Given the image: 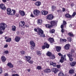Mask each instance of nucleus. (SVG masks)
<instances>
[{"mask_svg":"<svg viewBox=\"0 0 76 76\" xmlns=\"http://www.w3.org/2000/svg\"><path fill=\"white\" fill-rule=\"evenodd\" d=\"M7 27V25L5 23H1L0 24V34H3L4 32L2 31H4Z\"/></svg>","mask_w":76,"mask_h":76,"instance_id":"f257e3e1","label":"nucleus"},{"mask_svg":"<svg viewBox=\"0 0 76 76\" xmlns=\"http://www.w3.org/2000/svg\"><path fill=\"white\" fill-rule=\"evenodd\" d=\"M7 14L10 15H14L16 13V10H11L10 8H8L7 10Z\"/></svg>","mask_w":76,"mask_h":76,"instance_id":"f03ea898","label":"nucleus"},{"mask_svg":"<svg viewBox=\"0 0 76 76\" xmlns=\"http://www.w3.org/2000/svg\"><path fill=\"white\" fill-rule=\"evenodd\" d=\"M38 34L40 35V37H45V34H44V32L41 29H39Z\"/></svg>","mask_w":76,"mask_h":76,"instance_id":"7ed1b4c3","label":"nucleus"},{"mask_svg":"<svg viewBox=\"0 0 76 76\" xmlns=\"http://www.w3.org/2000/svg\"><path fill=\"white\" fill-rule=\"evenodd\" d=\"M35 16H38L39 14L40 13V12L39 10H35L33 12Z\"/></svg>","mask_w":76,"mask_h":76,"instance_id":"20e7f679","label":"nucleus"},{"mask_svg":"<svg viewBox=\"0 0 76 76\" xmlns=\"http://www.w3.org/2000/svg\"><path fill=\"white\" fill-rule=\"evenodd\" d=\"M66 54L64 55V56H62L61 57V59L60 61L61 63H63V60L64 61L66 60Z\"/></svg>","mask_w":76,"mask_h":76,"instance_id":"39448f33","label":"nucleus"},{"mask_svg":"<svg viewBox=\"0 0 76 76\" xmlns=\"http://www.w3.org/2000/svg\"><path fill=\"white\" fill-rule=\"evenodd\" d=\"M47 19L48 20H52L53 19V15L51 14H49L47 16Z\"/></svg>","mask_w":76,"mask_h":76,"instance_id":"423d86ee","label":"nucleus"},{"mask_svg":"<svg viewBox=\"0 0 76 76\" xmlns=\"http://www.w3.org/2000/svg\"><path fill=\"white\" fill-rule=\"evenodd\" d=\"M0 8L1 9H2L4 10H5L6 9V7L4 6V4H1L0 5Z\"/></svg>","mask_w":76,"mask_h":76,"instance_id":"0eeeda50","label":"nucleus"},{"mask_svg":"<svg viewBox=\"0 0 76 76\" xmlns=\"http://www.w3.org/2000/svg\"><path fill=\"white\" fill-rule=\"evenodd\" d=\"M20 40V37L19 36H16L15 38V41L16 42H19Z\"/></svg>","mask_w":76,"mask_h":76,"instance_id":"6e6552de","label":"nucleus"},{"mask_svg":"<svg viewBox=\"0 0 76 76\" xmlns=\"http://www.w3.org/2000/svg\"><path fill=\"white\" fill-rule=\"evenodd\" d=\"M19 13L20 14L21 16H23L25 15V12L22 10H19Z\"/></svg>","mask_w":76,"mask_h":76,"instance_id":"1a4fd4ad","label":"nucleus"},{"mask_svg":"<svg viewBox=\"0 0 76 76\" xmlns=\"http://www.w3.org/2000/svg\"><path fill=\"white\" fill-rule=\"evenodd\" d=\"M25 23L23 21H21L19 23V25L20 26H21V27H23V26L25 25Z\"/></svg>","mask_w":76,"mask_h":76,"instance_id":"9d476101","label":"nucleus"},{"mask_svg":"<svg viewBox=\"0 0 76 76\" xmlns=\"http://www.w3.org/2000/svg\"><path fill=\"white\" fill-rule=\"evenodd\" d=\"M58 71V69L55 68H53L52 69V72L54 73H57Z\"/></svg>","mask_w":76,"mask_h":76,"instance_id":"9b49d317","label":"nucleus"},{"mask_svg":"<svg viewBox=\"0 0 76 76\" xmlns=\"http://www.w3.org/2000/svg\"><path fill=\"white\" fill-rule=\"evenodd\" d=\"M64 48L66 50H68L70 48V45L69 44H66L64 46Z\"/></svg>","mask_w":76,"mask_h":76,"instance_id":"f8f14e48","label":"nucleus"},{"mask_svg":"<svg viewBox=\"0 0 76 76\" xmlns=\"http://www.w3.org/2000/svg\"><path fill=\"white\" fill-rule=\"evenodd\" d=\"M50 23L51 26L53 27V26H55L56 25V22L54 21H51L50 22Z\"/></svg>","mask_w":76,"mask_h":76,"instance_id":"ddd939ff","label":"nucleus"},{"mask_svg":"<svg viewBox=\"0 0 76 76\" xmlns=\"http://www.w3.org/2000/svg\"><path fill=\"white\" fill-rule=\"evenodd\" d=\"M48 41L50 42V44H52V43L54 42V39L52 38H50L48 39Z\"/></svg>","mask_w":76,"mask_h":76,"instance_id":"4468645a","label":"nucleus"},{"mask_svg":"<svg viewBox=\"0 0 76 76\" xmlns=\"http://www.w3.org/2000/svg\"><path fill=\"white\" fill-rule=\"evenodd\" d=\"M26 58V61H28L31 60V57L27 56H26L25 57Z\"/></svg>","mask_w":76,"mask_h":76,"instance_id":"2eb2a0df","label":"nucleus"},{"mask_svg":"<svg viewBox=\"0 0 76 76\" xmlns=\"http://www.w3.org/2000/svg\"><path fill=\"white\" fill-rule=\"evenodd\" d=\"M30 44L31 45L32 47H35V43H34V42L32 41H31L30 42Z\"/></svg>","mask_w":76,"mask_h":76,"instance_id":"dca6fc26","label":"nucleus"},{"mask_svg":"<svg viewBox=\"0 0 76 76\" xmlns=\"http://www.w3.org/2000/svg\"><path fill=\"white\" fill-rule=\"evenodd\" d=\"M65 16L66 18H72V15H70L69 14H66L65 15Z\"/></svg>","mask_w":76,"mask_h":76,"instance_id":"f3484780","label":"nucleus"},{"mask_svg":"<svg viewBox=\"0 0 76 76\" xmlns=\"http://www.w3.org/2000/svg\"><path fill=\"white\" fill-rule=\"evenodd\" d=\"M67 55L68 56L69 58L71 57H73V56H74L73 54L71 52H69V54H67Z\"/></svg>","mask_w":76,"mask_h":76,"instance_id":"a211bd4d","label":"nucleus"},{"mask_svg":"<svg viewBox=\"0 0 76 76\" xmlns=\"http://www.w3.org/2000/svg\"><path fill=\"white\" fill-rule=\"evenodd\" d=\"M50 65L53 66V67H56V63H54L53 62H50Z\"/></svg>","mask_w":76,"mask_h":76,"instance_id":"6ab92c4d","label":"nucleus"},{"mask_svg":"<svg viewBox=\"0 0 76 76\" xmlns=\"http://www.w3.org/2000/svg\"><path fill=\"white\" fill-rule=\"evenodd\" d=\"M75 64H76V62L75 61L72 62L70 63V65L72 66H75Z\"/></svg>","mask_w":76,"mask_h":76,"instance_id":"aec40b11","label":"nucleus"},{"mask_svg":"<svg viewBox=\"0 0 76 76\" xmlns=\"http://www.w3.org/2000/svg\"><path fill=\"white\" fill-rule=\"evenodd\" d=\"M41 13L42 15H47V13H48V12L45 11H41Z\"/></svg>","mask_w":76,"mask_h":76,"instance_id":"412c9836","label":"nucleus"},{"mask_svg":"<svg viewBox=\"0 0 76 76\" xmlns=\"http://www.w3.org/2000/svg\"><path fill=\"white\" fill-rule=\"evenodd\" d=\"M44 72L45 73H50V72H51V70L48 69H45L44 70Z\"/></svg>","mask_w":76,"mask_h":76,"instance_id":"4be33fe9","label":"nucleus"},{"mask_svg":"<svg viewBox=\"0 0 76 76\" xmlns=\"http://www.w3.org/2000/svg\"><path fill=\"white\" fill-rule=\"evenodd\" d=\"M8 66H9L10 68L13 67V65L12 64L10 63H9L7 64Z\"/></svg>","mask_w":76,"mask_h":76,"instance_id":"5701e85b","label":"nucleus"},{"mask_svg":"<svg viewBox=\"0 0 76 76\" xmlns=\"http://www.w3.org/2000/svg\"><path fill=\"white\" fill-rule=\"evenodd\" d=\"M56 50L57 52H60V50H61V47L59 46H57L56 47Z\"/></svg>","mask_w":76,"mask_h":76,"instance_id":"b1692460","label":"nucleus"},{"mask_svg":"<svg viewBox=\"0 0 76 76\" xmlns=\"http://www.w3.org/2000/svg\"><path fill=\"white\" fill-rule=\"evenodd\" d=\"M42 20L41 19L38 20H37V23L39 25H41L42 24Z\"/></svg>","mask_w":76,"mask_h":76,"instance_id":"393cba45","label":"nucleus"},{"mask_svg":"<svg viewBox=\"0 0 76 76\" xmlns=\"http://www.w3.org/2000/svg\"><path fill=\"white\" fill-rule=\"evenodd\" d=\"M1 58L2 61H3V62H5V61H6V58L5 57H4V56H2Z\"/></svg>","mask_w":76,"mask_h":76,"instance_id":"a878e982","label":"nucleus"},{"mask_svg":"<svg viewBox=\"0 0 76 76\" xmlns=\"http://www.w3.org/2000/svg\"><path fill=\"white\" fill-rule=\"evenodd\" d=\"M41 3L40 1H38L35 3V5L37 6H39L41 5Z\"/></svg>","mask_w":76,"mask_h":76,"instance_id":"bb28decb","label":"nucleus"},{"mask_svg":"<svg viewBox=\"0 0 76 76\" xmlns=\"http://www.w3.org/2000/svg\"><path fill=\"white\" fill-rule=\"evenodd\" d=\"M45 26L46 27V28H48L49 29H50V28H52V26H51V25H50V24H46L45 25Z\"/></svg>","mask_w":76,"mask_h":76,"instance_id":"cd10ccee","label":"nucleus"},{"mask_svg":"<svg viewBox=\"0 0 76 76\" xmlns=\"http://www.w3.org/2000/svg\"><path fill=\"white\" fill-rule=\"evenodd\" d=\"M44 45L46 47V48H48L50 47V45L48 44V43H47V42H45L44 43Z\"/></svg>","mask_w":76,"mask_h":76,"instance_id":"c85d7f7f","label":"nucleus"},{"mask_svg":"<svg viewBox=\"0 0 76 76\" xmlns=\"http://www.w3.org/2000/svg\"><path fill=\"white\" fill-rule=\"evenodd\" d=\"M12 31H16V27L15 26H12Z\"/></svg>","mask_w":76,"mask_h":76,"instance_id":"c756f323","label":"nucleus"},{"mask_svg":"<svg viewBox=\"0 0 76 76\" xmlns=\"http://www.w3.org/2000/svg\"><path fill=\"white\" fill-rule=\"evenodd\" d=\"M55 56L54 55H51L50 56V59H54L55 58Z\"/></svg>","mask_w":76,"mask_h":76,"instance_id":"7c9ffc66","label":"nucleus"},{"mask_svg":"<svg viewBox=\"0 0 76 76\" xmlns=\"http://www.w3.org/2000/svg\"><path fill=\"white\" fill-rule=\"evenodd\" d=\"M47 56H48L50 57V56H51L52 54L50 52H48L47 53Z\"/></svg>","mask_w":76,"mask_h":76,"instance_id":"2f4dec72","label":"nucleus"},{"mask_svg":"<svg viewBox=\"0 0 76 76\" xmlns=\"http://www.w3.org/2000/svg\"><path fill=\"white\" fill-rule=\"evenodd\" d=\"M37 54L38 55V56H40L41 55V52L39 51H37Z\"/></svg>","mask_w":76,"mask_h":76,"instance_id":"473e14b6","label":"nucleus"},{"mask_svg":"<svg viewBox=\"0 0 76 76\" xmlns=\"http://www.w3.org/2000/svg\"><path fill=\"white\" fill-rule=\"evenodd\" d=\"M59 76H64V74L63 73V72H60L58 74Z\"/></svg>","mask_w":76,"mask_h":76,"instance_id":"72a5a7b5","label":"nucleus"},{"mask_svg":"<svg viewBox=\"0 0 76 76\" xmlns=\"http://www.w3.org/2000/svg\"><path fill=\"white\" fill-rule=\"evenodd\" d=\"M69 73H70L71 74H72L74 72H75V71H74L73 69H72L71 70H70V71H69Z\"/></svg>","mask_w":76,"mask_h":76,"instance_id":"f704fd0d","label":"nucleus"},{"mask_svg":"<svg viewBox=\"0 0 76 76\" xmlns=\"http://www.w3.org/2000/svg\"><path fill=\"white\" fill-rule=\"evenodd\" d=\"M60 41L62 42H66V41H67V40L66 39H61Z\"/></svg>","mask_w":76,"mask_h":76,"instance_id":"c9c22d12","label":"nucleus"},{"mask_svg":"<svg viewBox=\"0 0 76 76\" xmlns=\"http://www.w3.org/2000/svg\"><path fill=\"white\" fill-rule=\"evenodd\" d=\"M11 40H12V39L11 38H10L8 39H7L6 41V42H10L11 41Z\"/></svg>","mask_w":76,"mask_h":76,"instance_id":"e433bc0d","label":"nucleus"},{"mask_svg":"<svg viewBox=\"0 0 76 76\" xmlns=\"http://www.w3.org/2000/svg\"><path fill=\"white\" fill-rule=\"evenodd\" d=\"M54 32H55V30H54V29H53L52 30H50V33H51V34H53Z\"/></svg>","mask_w":76,"mask_h":76,"instance_id":"4c0bfd02","label":"nucleus"},{"mask_svg":"<svg viewBox=\"0 0 76 76\" xmlns=\"http://www.w3.org/2000/svg\"><path fill=\"white\" fill-rule=\"evenodd\" d=\"M37 68L38 69V70H41L42 69V67H41L40 66H38L37 67Z\"/></svg>","mask_w":76,"mask_h":76,"instance_id":"58836bf2","label":"nucleus"},{"mask_svg":"<svg viewBox=\"0 0 76 76\" xmlns=\"http://www.w3.org/2000/svg\"><path fill=\"white\" fill-rule=\"evenodd\" d=\"M20 53L21 54H22V55H24V54H25V52L23 51H21Z\"/></svg>","mask_w":76,"mask_h":76,"instance_id":"ea45409f","label":"nucleus"},{"mask_svg":"<svg viewBox=\"0 0 76 76\" xmlns=\"http://www.w3.org/2000/svg\"><path fill=\"white\" fill-rule=\"evenodd\" d=\"M68 35L70 36V37H73V34L71 33H69L68 34Z\"/></svg>","mask_w":76,"mask_h":76,"instance_id":"a19ab883","label":"nucleus"},{"mask_svg":"<svg viewBox=\"0 0 76 76\" xmlns=\"http://www.w3.org/2000/svg\"><path fill=\"white\" fill-rule=\"evenodd\" d=\"M54 9H56V7L54 6H52V11H53V10H54Z\"/></svg>","mask_w":76,"mask_h":76,"instance_id":"79ce46f5","label":"nucleus"},{"mask_svg":"<svg viewBox=\"0 0 76 76\" xmlns=\"http://www.w3.org/2000/svg\"><path fill=\"white\" fill-rule=\"evenodd\" d=\"M4 53L6 54H7L9 53V51L8 50H5L4 51Z\"/></svg>","mask_w":76,"mask_h":76,"instance_id":"37998d69","label":"nucleus"},{"mask_svg":"<svg viewBox=\"0 0 76 76\" xmlns=\"http://www.w3.org/2000/svg\"><path fill=\"white\" fill-rule=\"evenodd\" d=\"M28 63H30V64H32V63H33L34 62V61H28Z\"/></svg>","mask_w":76,"mask_h":76,"instance_id":"c03bdc74","label":"nucleus"},{"mask_svg":"<svg viewBox=\"0 0 76 76\" xmlns=\"http://www.w3.org/2000/svg\"><path fill=\"white\" fill-rule=\"evenodd\" d=\"M56 67L58 69H59V68H60V67H61V66L60 65H57L56 66Z\"/></svg>","mask_w":76,"mask_h":76,"instance_id":"a18cd8bd","label":"nucleus"},{"mask_svg":"<svg viewBox=\"0 0 76 76\" xmlns=\"http://www.w3.org/2000/svg\"><path fill=\"white\" fill-rule=\"evenodd\" d=\"M69 60L70 61H72L73 60V58H69Z\"/></svg>","mask_w":76,"mask_h":76,"instance_id":"49530a36","label":"nucleus"},{"mask_svg":"<svg viewBox=\"0 0 76 76\" xmlns=\"http://www.w3.org/2000/svg\"><path fill=\"white\" fill-rule=\"evenodd\" d=\"M76 13L75 12H74L73 13L72 16L73 17V16H75V15H76Z\"/></svg>","mask_w":76,"mask_h":76,"instance_id":"de8ad7c7","label":"nucleus"},{"mask_svg":"<svg viewBox=\"0 0 76 76\" xmlns=\"http://www.w3.org/2000/svg\"><path fill=\"white\" fill-rule=\"evenodd\" d=\"M12 76H19V75L18 74H13L12 75Z\"/></svg>","mask_w":76,"mask_h":76,"instance_id":"09e8293b","label":"nucleus"},{"mask_svg":"<svg viewBox=\"0 0 76 76\" xmlns=\"http://www.w3.org/2000/svg\"><path fill=\"white\" fill-rule=\"evenodd\" d=\"M2 72H3L2 69H1V68H0V74H1Z\"/></svg>","mask_w":76,"mask_h":76,"instance_id":"8fccbe9b","label":"nucleus"},{"mask_svg":"<svg viewBox=\"0 0 76 76\" xmlns=\"http://www.w3.org/2000/svg\"><path fill=\"white\" fill-rule=\"evenodd\" d=\"M8 47V45L6 44L4 46V48H7Z\"/></svg>","mask_w":76,"mask_h":76,"instance_id":"3c124183","label":"nucleus"},{"mask_svg":"<svg viewBox=\"0 0 76 76\" xmlns=\"http://www.w3.org/2000/svg\"><path fill=\"white\" fill-rule=\"evenodd\" d=\"M3 2L4 3H6V0H2ZM7 1H9V0H7Z\"/></svg>","mask_w":76,"mask_h":76,"instance_id":"603ef678","label":"nucleus"},{"mask_svg":"<svg viewBox=\"0 0 76 76\" xmlns=\"http://www.w3.org/2000/svg\"><path fill=\"white\" fill-rule=\"evenodd\" d=\"M45 46H42V49H45Z\"/></svg>","mask_w":76,"mask_h":76,"instance_id":"864d4df0","label":"nucleus"},{"mask_svg":"<svg viewBox=\"0 0 76 76\" xmlns=\"http://www.w3.org/2000/svg\"><path fill=\"white\" fill-rule=\"evenodd\" d=\"M4 76H9V74L8 73H6L4 74Z\"/></svg>","mask_w":76,"mask_h":76,"instance_id":"5fc2aeb1","label":"nucleus"},{"mask_svg":"<svg viewBox=\"0 0 76 76\" xmlns=\"http://www.w3.org/2000/svg\"><path fill=\"white\" fill-rule=\"evenodd\" d=\"M66 22L65 21H64L63 22V25H66Z\"/></svg>","mask_w":76,"mask_h":76,"instance_id":"6e6d98bb","label":"nucleus"},{"mask_svg":"<svg viewBox=\"0 0 76 76\" xmlns=\"http://www.w3.org/2000/svg\"><path fill=\"white\" fill-rule=\"evenodd\" d=\"M62 11L63 12H65L66 11V9L64 8H62Z\"/></svg>","mask_w":76,"mask_h":76,"instance_id":"4d7b16f0","label":"nucleus"},{"mask_svg":"<svg viewBox=\"0 0 76 76\" xmlns=\"http://www.w3.org/2000/svg\"><path fill=\"white\" fill-rule=\"evenodd\" d=\"M58 56H62L63 55H62V54H61L60 53H58Z\"/></svg>","mask_w":76,"mask_h":76,"instance_id":"13d9d810","label":"nucleus"},{"mask_svg":"<svg viewBox=\"0 0 76 76\" xmlns=\"http://www.w3.org/2000/svg\"><path fill=\"white\" fill-rule=\"evenodd\" d=\"M61 32H62L63 33V32H64V29H63V28H62V29H61Z\"/></svg>","mask_w":76,"mask_h":76,"instance_id":"bf43d9fd","label":"nucleus"},{"mask_svg":"<svg viewBox=\"0 0 76 76\" xmlns=\"http://www.w3.org/2000/svg\"><path fill=\"white\" fill-rule=\"evenodd\" d=\"M63 27H64L63 25H61V29H63Z\"/></svg>","mask_w":76,"mask_h":76,"instance_id":"052dcab7","label":"nucleus"},{"mask_svg":"<svg viewBox=\"0 0 76 76\" xmlns=\"http://www.w3.org/2000/svg\"><path fill=\"white\" fill-rule=\"evenodd\" d=\"M31 17H32L33 18H34V15H33V14H31Z\"/></svg>","mask_w":76,"mask_h":76,"instance_id":"680f3d73","label":"nucleus"},{"mask_svg":"<svg viewBox=\"0 0 76 76\" xmlns=\"http://www.w3.org/2000/svg\"><path fill=\"white\" fill-rule=\"evenodd\" d=\"M21 34H22V35H23V34H24V32L23 31L21 32Z\"/></svg>","mask_w":76,"mask_h":76,"instance_id":"e2e57ef3","label":"nucleus"},{"mask_svg":"<svg viewBox=\"0 0 76 76\" xmlns=\"http://www.w3.org/2000/svg\"><path fill=\"white\" fill-rule=\"evenodd\" d=\"M33 47L32 46H31L30 47V48H31V50H34V47Z\"/></svg>","mask_w":76,"mask_h":76,"instance_id":"0e129e2a","label":"nucleus"},{"mask_svg":"<svg viewBox=\"0 0 76 76\" xmlns=\"http://www.w3.org/2000/svg\"><path fill=\"white\" fill-rule=\"evenodd\" d=\"M68 39V40H69L70 42H71V39L70 38H69Z\"/></svg>","mask_w":76,"mask_h":76,"instance_id":"69168bd1","label":"nucleus"},{"mask_svg":"<svg viewBox=\"0 0 76 76\" xmlns=\"http://www.w3.org/2000/svg\"><path fill=\"white\" fill-rule=\"evenodd\" d=\"M34 31H35V32H37V28H35L34 29Z\"/></svg>","mask_w":76,"mask_h":76,"instance_id":"338daca9","label":"nucleus"},{"mask_svg":"<svg viewBox=\"0 0 76 76\" xmlns=\"http://www.w3.org/2000/svg\"><path fill=\"white\" fill-rule=\"evenodd\" d=\"M74 50H71V52H72V53H74Z\"/></svg>","mask_w":76,"mask_h":76,"instance_id":"774afa93","label":"nucleus"}]
</instances>
